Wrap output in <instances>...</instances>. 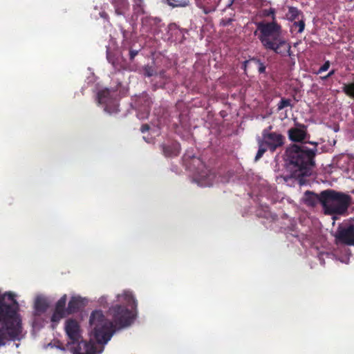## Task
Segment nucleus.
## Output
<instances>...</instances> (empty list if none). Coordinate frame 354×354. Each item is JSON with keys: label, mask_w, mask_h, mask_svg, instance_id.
I'll return each mask as SVG.
<instances>
[{"label": "nucleus", "mask_w": 354, "mask_h": 354, "mask_svg": "<svg viewBox=\"0 0 354 354\" xmlns=\"http://www.w3.org/2000/svg\"><path fill=\"white\" fill-rule=\"evenodd\" d=\"M19 306L12 292L0 295V347L9 339H19L21 322L17 314Z\"/></svg>", "instance_id": "nucleus-2"}, {"label": "nucleus", "mask_w": 354, "mask_h": 354, "mask_svg": "<svg viewBox=\"0 0 354 354\" xmlns=\"http://www.w3.org/2000/svg\"><path fill=\"white\" fill-rule=\"evenodd\" d=\"M322 199L324 214L335 216L343 215L347 212L351 198L346 194L326 189L322 192Z\"/></svg>", "instance_id": "nucleus-6"}, {"label": "nucleus", "mask_w": 354, "mask_h": 354, "mask_svg": "<svg viewBox=\"0 0 354 354\" xmlns=\"http://www.w3.org/2000/svg\"><path fill=\"white\" fill-rule=\"evenodd\" d=\"M65 331L70 340V344H75L82 339L80 327L75 319H69L66 321Z\"/></svg>", "instance_id": "nucleus-10"}, {"label": "nucleus", "mask_w": 354, "mask_h": 354, "mask_svg": "<svg viewBox=\"0 0 354 354\" xmlns=\"http://www.w3.org/2000/svg\"><path fill=\"white\" fill-rule=\"evenodd\" d=\"M167 3L171 6L172 8H175L177 6V1L176 0H166Z\"/></svg>", "instance_id": "nucleus-34"}, {"label": "nucleus", "mask_w": 354, "mask_h": 354, "mask_svg": "<svg viewBox=\"0 0 354 354\" xmlns=\"http://www.w3.org/2000/svg\"><path fill=\"white\" fill-rule=\"evenodd\" d=\"M335 74V71L334 70H332L330 71L328 74H327V77H331L333 75Z\"/></svg>", "instance_id": "nucleus-35"}, {"label": "nucleus", "mask_w": 354, "mask_h": 354, "mask_svg": "<svg viewBox=\"0 0 354 354\" xmlns=\"http://www.w3.org/2000/svg\"><path fill=\"white\" fill-rule=\"evenodd\" d=\"M302 200L306 205L310 207L315 206L318 203L322 205V192L318 195L313 192L306 191Z\"/></svg>", "instance_id": "nucleus-17"}, {"label": "nucleus", "mask_w": 354, "mask_h": 354, "mask_svg": "<svg viewBox=\"0 0 354 354\" xmlns=\"http://www.w3.org/2000/svg\"><path fill=\"white\" fill-rule=\"evenodd\" d=\"M342 90L346 95L354 98V82L349 84H344Z\"/></svg>", "instance_id": "nucleus-23"}, {"label": "nucleus", "mask_w": 354, "mask_h": 354, "mask_svg": "<svg viewBox=\"0 0 354 354\" xmlns=\"http://www.w3.org/2000/svg\"><path fill=\"white\" fill-rule=\"evenodd\" d=\"M288 133L290 140L293 142H302L308 136L306 126L301 124H296Z\"/></svg>", "instance_id": "nucleus-14"}, {"label": "nucleus", "mask_w": 354, "mask_h": 354, "mask_svg": "<svg viewBox=\"0 0 354 354\" xmlns=\"http://www.w3.org/2000/svg\"><path fill=\"white\" fill-rule=\"evenodd\" d=\"M139 51H140V49L134 50V49L131 48L129 50V59L131 61L133 60L135 57L138 54Z\"/></svg>", "instance_id": "nucleus-31"}, {"label": "nucleus", "mask_w": 354, "mask_h": 354, "mask_svg": "<svg viewBox=\"0 0 354 354\" xmlns=\"http://www.w3.org/2000/svg\"><path fill=\"white\" fill-rule=\"evenodd\" d=\"M329 77H327V75L326 76H324V77H322V79L324 80H326Z\"/></svg>", "instance_id": "nucleus-37"}, {"label": "nucleus", "mask_w": 354, "mask_h": 354, "mask_svg": "<svg viewBox=\"0 0 354 354\" xmlns=\"http://www.w3.org/2000/svg\"><path fill=\"white\" fill-rule=\"evenodd\" d=\"M192 164L194 180L201 187H209L214 184L215 174L206 167L205 164L198 158H194Z\"/></svg>", "instance_id": "nucleus-7"}, {"label": "nucleus", "mask_w": 354, "mask_h": 354, "mask_svg": "<svg viewBox=\"0 0 354 354\" xmlns=\"http://www.w3.org/2000/svg\"><path fill=\"white\" fill-rule=\"evenodd\" d=\"M150 129V127L148 124H145L141 126L140 131L142 133H145L148 131Z\"/></svg>", "instance_id": "nucleus-33"}, {"label": "nucleus", "mask_w": 354, "mask_h": 354, "mask_svg": "<svg viewBox=\"0 0 354 354\" xmlns=\"http://www.w3.org/2000/svg\"><path fill=\"white\" fill-rule=\"evenodd\" d=\"M330 67V62L326 61L324 64L319 68L318 71L316 73L317 74H320L324 71H326Z\"/></svg>", "instance_id": "nucleus-28"}, {"label": "nucleus", "mask_w": 354, "mask_h": 354, "mask_svg": "<svg viewBox=\"0 0 354 354\" xmlns=\"http://www.w3.org/2000/svg\"><path fill=\"white\" fill-rule=\"evenodd\" d=\"M267 149L268 147L261 141H259V149L255 156L254 160L257 161L258 160H259L263 156V153L266 152Z\"/></svg>", "instance_id": "nucleus-24"}, {"label": "nucleus", "mask_w": 354, "mask_h": 354, "mask_svg": "<svg viewBox=\"0 0 354 354\" xmlns=\"http://www.w3.org/2000/svg\"><path fill=\"white\" fill-rule=\"evenodd\" d=\"M86 305L85 299L80 296H73L68 301L67 306V315L77 313Z\"/></svg>", "instance_id": "nucleus-16"}, {"label": "nucleus", "mask_w": 354, "mask_h": 354, "mask_svg": "<svg viewBox=\"0 0 354 354\" xmlns=\"http://www.w3.org/2000/svg\"><path fill=\"white\" fill-rule=\"evenodd\" d=\"M48 307L46 300L43 297H37L35 302V308L38 313H44Z\"/></svg>", "instance_id": "nucleus-20"}, {"label": "nucleus", "mask_w": 354, "mask_h": 354, "mask_svg": "<svg viewBox=\"0 0 354 354\" xmlns=\"http://www.w3.org/2000/svg\"><path fill=\"white\" fill-rule=\"evenodd\" d=\"M335 245L333 252H317V258L322 265H324L325 259L335 257L344 263H348L351 251L348 246L354 245V220L341 223L334 234Z\"/></svg>", "instance_id": "nucleus-3"}, {"label": "nucleus", "mask_w": 354, "mask_h": 354, "mask_svg": "<svg viewBox=\"0 0 354 354\" xmlns=\"http://www.w3.org/2000/svg\"><path fill=\"white\" fill-rule=\"evenodd\" d=\"M75 348V354H99L102 351H97L95 344L92 342H86L82 339L77 342Z\"/></svg>", "instance_id": "nucleus-15"}, {"label": "nucleus", "mask_w": 354, "mask_h": 354, "mask_svg": "<svg viewBox=\"0 0 354 354\" xmlns=\"http://www.w3.org/2000/svg\"><path fill=\"white\" fill-rule=\"evenodd\" d=\"M99 302L101 306L103 307H106L107 302H106V297H101L99 299Z\"/></svg>", "instance_id": "nucleus-32"}, {"label": "nucleus", "mask_w": 354, "mask_h": 354, "mask_svg": "<svg viewBox=\"0 0 354 354\" xmlns=\"http://www.w3.org/2000/svg\"><path fill=\"white\" fill-rule=\"evenodd\" d=\"M161 149L163 155L166 158H173L177 154L176 143L175 141L170 142L169 140L165 141L161 145Z\"/></svg>", "instance_id": "nucleus-18"}, {"label": "nucleus", "mask_w": 354, "mask_h": 354, "mask_svg": "<svg viewBox=\"0 0 354 354\" xmlns=\"http://www.w3.org/2000/svg\"><path fill=\"white\" fill-rule=\"evenodd\" d=\"M291 106V100L290 99L281 98L277 104V110L281 111L286 107Z\"/></svg>", "instance_id": "nucleus-26"}, {"label": "nucleus", "mask_w": 354, "mask_h": 354, "mask_svg": "<svg viewBox=\"0 0 354 354\" xmlns=\"http://www.w3.org/2000/svg\"><path fill=\"white\" fill-rule=\"evenodd\" d=\"M152 103L153 101L151 97L146 92H143L137 97L136 100V106L138 110V117L140 119H145L148 118Z\"/></svg>", "instance_id": "nucleus-9"}, {"label": "nucleus", "mask_w": 354, "mask_h": 354, "mask_svg": "<svg viewBox=\"0 0 354 354\" xmlns=\"http://www.w3.org/2000/svg\"><path fill=\"white\" fill-rule=\"evenodd\" d=\"M300 11L295 7L290 6L288 8V12L287 13V18L290 21H295L299 18Z\"/></svg>", "instance_id": "nucleus-22"}, {"label": "nucleus", "mask_w": 354, "mask_h": 354, "mask_svg": "<svg viewBox=\"0 0 354 354\" xmlns=\"http://www.w3.org/2000/svg\"><path fill=\"white\" fill-rule=\"evenodd\" d=\"M118 298L125 305L115 304L109 308L107 315L111 321L101 310H93L91 314L89 324L93 337L100 344H106L117 330L129 326L136 318L138 301L132 292L124 291Z\"/></svg>", "instance_id": "nucleus-1"}, {"label": "nucleus", "mask_w": 354, "mask_h": 354, "mask_svg": "<svg viewBox=\"0 0 354 354\" xmlns=\"http://www.w3.org/2000/svg\"><path fill=\"white\" fill-rule=\"evenodd\" d=\"M259 39L267 50H273L281 56H290V46L281 37V27L276 22L259 24Z\"/></svg>", "instance_id": "nucleus-5"}, {"label": "nucleus", "mask_w": 354, "mask_h": 354, "mask_svg": "<svg viewBox=\"0 0 354 354\" xmlns=\"http://www.w3.org/2000/svg\"><path fill=\"white\" fill-rule=\"evenodd\" d=\"M264 15L266 16H271L272 19H275V9L274 8H270L269 10H265L263 11Z\"/></svg>", "instance_id": "nucleus-29"}, {"label": "nucleus", "mask_w": 354, "mask_h": 354, "mask_svg": "<svg viewBox=\"0 0 354 354\" xmlns=\"http://www.w3.org/2000/svg\"><path fill=\"white\" fill-rule=\"evenodd\" d=\"M297 229V223L294 221H291L290 226H288L287 229L286 233L288 238H289L290 236L296 238L305 248L310 246L311 241H310L308 236L303 233L299 234Z\"/></svg>", "instance_id": "nucleus-13"}, {"label": "nucleus", "mask_w": 354, "mask_h": 354, "mask_svg": "<svg viewBox=\"0 0 354 354\" xmlns=\"http://www.w3.org/2000/svg\"><path fill=\"white\" fill-rule=\"evenodd\" d=\"M115 91L109 88H105L98 92L97 99L100 104L105 105L104 111L111 114L119 111L118 101L113 98Z\"/></svg>", "instance_id": "nucleus-8"}, {"label": "nucleus", "mask_w": 354, "mask_h": 354, "mask_svg": "<svg viewBox=\"0 0 354 354\" xmlns=\"http://www.w3.org/2000/svg\"><path fill=\"white\" fill-rule=\"evenodd\" d=\"M67 301L66 295H64L55 304L54 312L51 317L52 322H59L67 315V308H66Z\"/></svg>", "instance_id": "nucleus-12"}, {"label": "nucleus", "mask_w": 354, "mask_h": 354, "mask_svg": "<svg viewBox=\"0 0 354 354\" xmlns=\"http://www.w3.org/2000/svg\"><path fill=\"white\" fill-rule=\"evenodd\" d=\"M111 3L113 5L115 13L118 15H124L129 8L128 0H112Z\"/></svg>", "instance_id": "nucleus-19"}, {"label": "nucleus", "mask_w": 354, "mask_h": 354, "mask_svg": "<svg viewBox=\"0 0 354 354\" xmlns=\"http://www.w3.org/2000/svg\"><path fill=\"white\" fill-rule=\"evenodd\" d=\"M317 148L308 149L306 146L293 145L286 151L288 160L292 175L295 178L310 176L315 167L314 158Z\"/></svg>", "instance_id": "nucleus-4"}, {"label": "nucleus", "mask_w": 354, "mask_h": 354, "mask_svg": "<svg viewBox=\"0 0 354 354\" xmlns=\"http://www.w3.org/2000/svg\"><path fill=\"white\" fill-rule=\"evenodd\" d=\"M299 183H300L301 184H302V183H302L301 179V180H299Z\"/></svg>", "instance_id": "nucleus-38"}, {"label": "nucleus", "mask_w": 354, "mask_h": 354, "mask_svg": "<svg viewBox=\"0 0 354 354\" xmlns=\"http://www.w3.org/2000/svg\"><path fill=\"white\" fill-rule=\"evenodd\" d=\"M256 62L258 64V71L260 73H264L266 72V66L263 63H262L260 60H256Z\"/></svg>", "instance_id": "nucleus-30"}, {"label": "nucleus", "mask_w": 354, "mask_h": 354, "mask_svg": "<svg viewBox=\"0 0 354 354\" xmlns=\"http://www.w3.org/2000/svg\"><path fill=\"white\" fill-rule=\"evenodd\" d=\"M187 5V2L184 1L183 3H178V6H185Z\"/></svg>", "instance_id": "nucleus-36"}, {"label": "nucleus", "mask_w": 354, "mask_h": 354, "mask_svg": "<svg viewBox=\"0 0 354 354\" xmlns=\"http://www.w3.org/2000/svg\"><path fill=\"white\" fill-rule=\"evenodd\" d=\"M310 144L316 145V143H314L313 142H310Z\"/></svg>", "instance_id": "nucleus-39"}, {"label": "nucleus", "mask_w": 354, "mask_h": 354, "mask_svg": "<svg viewBox=\"0 0 354 354\" xmlns=\"http://www.w3.org/2000/svg\"><path fill=\"white\" fill-rule=\"evenodd\" d=\"M143 73L145 76L149 77L156 75V71L153 66L147 65L143 68Z\"/></svg>", "instance_id": "nucleus-25"}, {"label": "nucleus", "mask_w": 354, "mask_h": 354, "mask_svg": "<svg viewBox=\"0 0 354 354\" xmlns=\"http://www.w3.org/2000/svg\"><path fill=\"white\" fill-rule=\"evenodd\" d=\"M133 10L134 14L137 16L144 15L145 13L144 0H133Z\"/></svg>", "instance_id": "nucleus-21"}, {"label": "nucleus", "mask_w": 354, "mask_h": 354, "mask_svg": "<svg viewBox=\"0 0 354 354\" xmlns=\"http://www.w3.org/2000/svg\"><path fill=\"white\" fill-rule=\"evenodd\" d=\"M271 151H274L277 148L281 147L283 142V136L277 133H268L264 130L263 133V140H261Z\"/></svg>", "instance_id": "nucleus-11"}, {"label": "nucleus", "mask_w": 354, "mask_h": 354, "mask_svg": "<svg viewBox=\"0 0 354 354\" xmlns=\"http://www.w3.org/2000/svg\"><path fill=\"white\" fill-rule=\"evenodd\" d=\"M305 28V23L303 20L299 21H295L292 24V28H297V32L301 33L304 31Z\"/></svg>", "instance_id": "nucleus-27"}]
</instances>
